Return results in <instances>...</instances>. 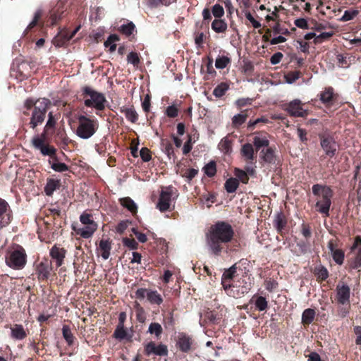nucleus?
<instances>
[{"label":"nucleus","instance_id":"f257e3e1","mask_svg":"<svg viewBox=\"0 0 361 361\" xmlns=\"http://www.w3.org/2000/svg\"><path fill=\"white\" fill-rule=\"evenodd\" d=\"M232 226L224 221H218L212 225L205 233V243L209 252L219 256L226 249V245L233 238Z\"/></svg>","mask_w":361,"mask_h":361},{"label":"nucleus","instance_id":"f03ea898","mask_svg":"<svg viewBox=\"0 0 361 361\" xmlns=\"http://www.w3.org/2000/svg\"><path fill=\"white\" fill-rule=\"evenodd\" d=\"M51 104L48 99L42 98L37 100L33 99H28L25 102V106L27 109H30L34 106V109L29 123L30 127L32 129H35L37 126L41 125L46 117L47 110Z\"/></svg>","mask_w":361,"mask_h":361},{"label":"nucleus","instance_id":"7ed1b4c3","mask_svg":"<svg viewBox=\"0 0 361 361\" xmlns=\"http://www.w3.org/2000/svg\"><path fill=\"white\" fill-rule=\"evenodd\" d=\"M312 193L317 196L315 207L317 211L328 216L333 197L332 190L326 185L315 184L312 186Z\"/></svg>","mask_w":361,"mask_h":361},{"label":"nucleus","instance_id":"20e7f679","mask_svg":"<svg viewBox=\"0 0 361 361\" xmlns=\"http://www.w3.org/2000/svg\"><path fill=\"white\" fill-rule=\"evenodd\" d=\"M78 125L75 131L78 137L83 140L90 138L97 131L98 123L97 120L91 119L85 116L78 117Z\"/></svg>","mask_w":361,"mask_h":361},{"label":"nucleus","instance_id":"39448f33","mask_svg":"<svg viewBox=\"0 0 361 361\" xmlns=\"http://www.w3.org/2000/svg\"><path fill=\"white\" fill-rule=\"evenodd\" d=\"M27 255L25 250L18 245L9 250L6 256V264L13 269H22L26 264Z\"/></svg>","mask_w":361,"mask_h":361},{"label":"nucleus","instance_id":"423d86ee","mask_svg":"<svg viewBox=\"0 0 361 361\" xmlns=\"http://www.w3.org/2000/svg\"><path fill=\"white\" fill-rule=\"evenodd\" d=\"M85 99V105L88 107H93L101 111L105 108L106 99L102 93L97 92L90 87L84 89Z\"/></svg>","mask_w":361,"mask_h":361},{"label":"nucleus","instance_id":"0eeeda50","mask_svg":"<svg viewBox=\"0 0 361 361\" xmlns=\"http://www.w3.org/2000/svg\"><path fill=\"white\" fill-rule=\"evenodd\" d=\"M47 133L43 132L41 135H35L31 143L35 149L39 150L44 156H53L56 153V149L45 144Z\"/></svg>","mask_w":361,"mask_h":361},{"label":"nucleus","instance_id":"6e6552de","mask_svg":"<svg viewBox=\"0 0 361 361\" xmlns=\"http://www.w3.org/2000/svg\"><path fill=\"white\" fill-rule=\"evenodd\" d=\"M137 298L142 300L147 298V301L152 305H159L163 302L161 295L157 291L147 288H139L135 292Z\"/></svg>","mask_w":361,"mask_h":361},{"label":"nucleus","instance_id":"1a4fd4ad","mask_svg":"<svg viewBox=\"0 0 361 361\" xmlns=\"http://www.w3.org/2000/svg\"><path fill=\"white\" fill-rule=\"evenodd\" d=\"M320 145L325 154L329 157L335 156L338 149V145L333 137L330 135H320Z\"/></svg>","mask_w":361,"mask_h":361},{"label":"nucleus","instance_id":"9d476101","mask_svg":"<svg viewBox=\"0 0 361 361\" xmlns=\"http://www.w3.org/2000/svg\"><path fill=\"white\" fill-rule=\"evenodd\" d=\"M12 219V212L8 203L0 198V229L8 226Z\"/></svg>","mask_w":361,"mask_h":361},{"label":"nucleus","instance_id":"9b49d317","mask_svg":"<svg viewBox=\"0 0 361 361\" xmlns=\"http://www.w3.org/2000/svg\"><path fill=\"white\" fill-rule=\"evenodd\" d=\"M172 190L170 188L162 190L160 192L159 198L157 204V208L161 212H164L170 209L171 202Z\"/></svg>","mask_w":361,"mask_h":361},{"label":"nucleus","instance_id":"f8f14e48","mask_svg":"<svg viewBox=\"0 0 361 361\" xmlns=\"http://www.w3.org/2000/svg\"><path fill=\"white\" fill-rule=\"evenodd\" d=\"M286 111L295 117H305L307 115V111L303 109L301 102L299 99H294L291 101L286 107Z\"/></svg>","mask_w":361,"mask_h":361},{"label":"nucleus","instance_id":"ddd939ff","mask_svg":"<svg viewBox=\"0 0 361 361\" xmlns=\"http://www.w3.org/2000/svg\"><path fill=\"white\" fill-rule=\"evenodd\" d=\"M145 351L147 355L154 354L159 356H164L168 354V348L166 345L159 344L157 345L154 342H149L146 345Z\"/></svg>","mask_w":361,"mask_h":361},{"label":"nucleus","instance_id":"4468645a","mask_svg":"<svg viewBox=\"0 0 361 361\" xmlns=\"http://www.w3.org/2000/svg\"><path fill=\"white\" fill-rule=\"evenodd\" d=\"M51 271V265L49 260H42L37 267L36 273L39 280L47 279Z\"/></svg>","mask_w":361,"mask_h":361},{"label":"nucleus","instance_id":"2eb2a0df","mask_svg":"<svg viewBox=\"0 0 361 361\" xmlns=\"http://www.w3.org/2000/svg\"><path fill=\"white\" fill-rule=\"evenodd\" d=\"M66 250L63 248H60L54 246L50 250V256L51 259L55 261L56 267H59L62 265L65 258Z\"/></svg>","mask_w":361,"mask_h":361},{"label":"nucleus","instance_id":"dca6fc26","mask_svg":"<svg viewBox=\"0 0 361 361\" xmlns=\"http://www.w3.org/2000/svg\"><path fill=\"white\" fill-rule=\"evenodd\" d=\"M337 300L341 304H346L350 299V288L347 285L337 286Z\"/></svg>","mask_w":361,"mask_h":361},{"label":"nucleus","instance_id":"f3484780","mask_svg":"<svg viewBox=\"0 0 361 361\" xmlns=\"http://www.w3.org/2000/svg\"><path fill=\"white\" fill-rule=\"evenodd\" d=\"M260 159L265 163L274 164L277 161L275 150L271 147L262 149L260 152Z\"/></svg>","mask_w":361,"mask_h":361},{"label":"nucleus","instance_id":"a211bd4d","mask_svg":"<svg viewBox=\"0 0 361 361\" xmlns=\"http://www.w3.org/2000/svg\"><path fill=\"white\" fill-rule=\"evenodd\" d=\"M352 251L356 250V257L354 260V268H359L361 267V237L357 236L355 238L354 244L351 247Z\"/></svg>","mask_w":361,"mask_h":361},{"label":"nucleus","instance_id":"6ab92c4d","mask_svg":"<svg viewBox=\"0 0 361 361\" xmlns=\"http://www.w3.org/2000/svg\"><path fill=\"white\" fill-rule=\"evenodd\" d=\"M241 154L246 161L251 163L255 157L253 146L250 143L243 145L241 148Z\"/></svg>","mask_w":361,"mask_h":361},{"label":"nucleus","instance_id":"aec40b11","mask_svg":"<svg viewBox=\"0 0 361 361\" xmlns=\"http://www.w3.org/2000/svg\"><path fill=\"white\" fill-rule=\"evenodd\" d=\"M121 112L123 113L126 118L131 123H135L138 119V114L133 107L122 106Z\"/></svg>","mask_w":361,"mask_h":361},{"label":"nucleus","instance_id":"412c9836","mask_svg":"<svg viewBox=\"0 0 361 361\" xmlns=\"http://www.w3.org/2000/svg\"><path fill=\"white\" fill-rule=\"evenodd\" d=\"M11 336L16 340H22L27 336L26 332L22 325L14 324L11 327Z\"/></svg>","mask_w":361,"mask_h":361},{"label":"nucleus","instance_id":"4be33fe9","mask_svg":"<svg viewBox=\"0 0 361 361\" xmlns=\"http://www.w3.org/2000/svg\"><path fill=\"white\" fill-rule=\"evenodd\" d=\"M97 228V224L85 225L84 227L78 230V233L84 238H89L93 235Z\"/></svg>","mask_w":361,"mask_h":361},{"label":"nucleus","instance_id":"5701e85b","mask_svg":"<svg viewBox=\"0 0 361 361\" xmlns=\"http://www.w3.org/2000/svg\"><path fill=\"white\" fill-rule=\"evenodd\" d=\"M59 185L60 182L59 180L49 179L44 187V192L47 195L51 196L59 188Z\"/></svg>","mask_w":361,"mask_h":361},{"label":"nucleus","instance_id":"b1692460","mask_svg":"<svg viewBox=\"0 0 361 361\" xmlns=\"http://www.w3.org/2000/svg\"><path fill=\"white\" fill-rule=\"evenodd\" d=\"M180 349L183 352H187L190 349L191 341L190 337L185 334H180L178 342Z\"/></svg>","mask_w":361,"mask_h":361},{"label":"nucleus","instance_id":"393cba45","mask_svg":"<svg viewBox=\"0 0 361 361\" xmlns=\"http://www.w3.org/2000/svg\"><path fill=\"white\" fill-rule=\"evenodd\" d=\"M99 249L102 250V257L107 259L110 256L111 249V243L108 240H101L99 242Z\"/></svg>","mask_w":361,"mask_h":361},{"label":"nucleus","instance_id":"a878e982","mask_svg":"<svg viewBox=\"0 0 361 361\" xmlns=\"http://www.w3.org/2000/svg\"><path fill=\"white\" fill-rule=\"evenodd\" d=\"M316 312L314 310L308 308L303 311L302 314V322L304 324H311L315 317Z\"/></svg>","mask_w":361,"mask_h":361},{"label":"nucleus","instance_id":"bb28decb","mask_svg":"<svg viewBox=\"0 0 361 361\" xmlns=\"http://www.w3.org/2000/svg\"><path fill=\"white\" fill-rule=\"evenodd\" d=\"M286 224L284 215L282 213H278L274 219V226L279 232H281Z\"/></svg>","mask_w":361,"mask_h":361},{"label":"nucleus","instance_id":"cd10ccee","mask_svg":"<svg viewBox=\"0 0 361 361\" xmlns=\"http://www.w3.org/2000/svg\"><path fill=\"white\" fill-rule=\"evenodd\" d=\"M212 28L217 33H222L226 30L227 24L223 20L215 19L212 23Z\"/></svg>","mask_w":361,"mask_h":361},{"label":"nucleus","instance_id":"c85d7f7f","mask_svg":"<svg viewBox=\"0 0 361 361\" xmlns=\"http://www.w3.org/2000/svg\"><path fill=\"white\" fill-rule=\"evenodd\" d=\"M121 205L128 209L132 213L137 212V205L135 202L130 197H123L120 199Z\"/></svg>","mask_w":361,"mask_h":361},{"label":"nucleus","instance_id":"c756f323","mask_svg":"<svg viewBox=\"0 0 361 361\" xmlns=\"http://www.w3.org/2000/svg\"><path fill=\"white\" fill-rule=\"evenodd\" d=\"M239 182L237 178H228L224 185L226 190L229 192L232 193L234 192L237 188H238Z\"/></svg>","mask_w":361,"mask_h":361},{"label":"nucleus","instance_id":"7c9ffc66","mask_svg":"<svg viewBox=\"0 0 361 361\" xmlns=\"http://www.w3.org/2000/svg\"><path fill=\"white\" fill-rule=\"evenodd\" d=\"M229 85L226 82H221L213 90V94L216 97H221L228 90Z\"/></svg>","mask_w":361,"mask_h":361},{"label":"nucleus","instance_id":"2f4dec72","mask_svg":"<svg viewBox=\"0 0 361 361\" xmlns=\"http://www.w3.org/2000/svg\"><path fill=\"white\" fill-rule=\"evenodd\" d=\"M119 40V37L116 35H111L104 42L106 47H109L110 52H114L116 49V42Z\"/></svg>","mask_w":361,"mask_h":361},{"label":"nucleus","instance_id":"473e14b6","mask_svg":"<svg viewBox=\"0 0 361 361\" xmlns=\"http://www.w3.org/2000/svg\"><path fill=\"white\" fill-rule=\"evenodd\" d=\"M253 143L256 149L259 150L263 147H268L269 141L265 137L256 136L254 137Z\"/></svg>","mask_w":361,"mask_h":361},{"label":"nucleus","instance_id":"72a5a7b5","mask_svg":"<svg viewBox=\"0 0 361 361\" xmlns=\"http://www.w3.org/2000/svg\"><path fill=\"white\" fill-rule=\"evenodd\" d=\"M247 115L244 113L238 114L232 118V124L234 127H238L244 123L247 119Z\"/></svg>","mask_w":361,"mask_h":361},{"label":"nucleus","instance_id":"f704fd0d","mask_svg":"<svg viewBox=\"0 0 361 361\" xmlns=\"http://www.w3.org/2000/svg\"><path fill=\"white\" fill-rule=\"evenodd\" d=\"M203 170L204 171V173L209 176L212 177L216 174V164L214 161H209L207 164L204 166L203 168Z\"/></svg>","mask_w":361,"mask_h":361},{"label":"nucleus","instance_id":"c9c22d12","mask_svg":"<svg viewBox=\"0 0 361 361\" xmlns=\"http://www.w3.org/2000/svg\"><path fill=\"white\" fill-rule=\"evenodd\" d=\"M230 62H231V60L228 57L225 56H219L216 59L215 66L218 69H224L228 66V64Z\"/></svg>","mask_w":361,"mask_h":361},{"label":"nucleus","instance_id":"e433bc0d","mask_svg":"<svg viewBox=\"0 0 361 361\" xmlns=\"http://www.w3.org/2000/svg\"><path fill=\"white\" fill-rule=\"evenodd\" d=\"M300 77V73L299 71H290L285 75L286 82L288 84H292L295 82Z\"/></svg>","mask_w":361,"mask_h":361},{"label":"nucleus","instance_id":"4c0bfd02","mask_svg":"<svg viewBox=\"0 0 361 361\" xmlns=\"http://www.w3.org/2000/svg\"><path fill=\"white\" fill-rule=\"evenodd\" d=\"M331 256L333 257V259L338 264H342L343 263L344 260V252L340 250H336L331 253Z\"/></svg>","mask_w":361,"mask_h":361},{"label":"nucleus","instance_id":"58836bf2","mask_svg":"<svg viewBox=\"0 0 361 361\" xmlns=\"http://www.w3.org/2000/svg\"><path fill=\"white\" fill-rule=\"evenodd\" d=\"M127 61L128 63L133 64L135 67H137L140 63L138 54L136 52H130L127 56Z\"/></svg>","mask_w":361,"mask_h":361},{"label":"nucleus","instance_id":"ea45409f","mask_svg":"<svg viewBox=\"0 0 361 361\" xmlns=\"http://www.w3.org/2000/svg\"><path fill=\"white\" fill-rule=\"evenodd\" d=\"M256 308L259 311H264L267 307V301L265 298L262 296L258 297L255 300Z\"/></svg>","mask_w":361,"mask_h":361},{"label":"nucleus","instance_id":"a19ab883","mask_svg":"<svg viewBox=\"0 0 361 361\" xmlns=\"http://www.w3.org/2000/svg\"><path fill=\"white\" fill-rule=\"evenodd\" d=\"M359 11L357 10H347L344 12V14L341 18V21H348L352 20L354 17H355L358 14Z\"/></svg>","mask_w":361,"mask_h":361},{"label":"nucleus","instance_id":"79ce46f5","mask_svg":"<svg viewBox=\"0 0 361 361\" xmlns=\"http://www.w3.org/2000/svg\"><path fill=\"white\" fill-rule=\"evenodd\" d=\"M135 29V25L130 22L127 24L122 25L120 27V31L127 36L130 35Z\"/></svg>","mask_w":361,"mask_h":361},{"label":"nucleus","instance_id":"37998d69","mask_svg":"<svg viewBox=\"0 0 361 361\" xmlns=\"http://www.w3.org/2000/svg\"><path fill=\"white\" fill-rule=\"evenodd\" d=\"M150 334H154L157 337L162 333V327L159 323H152L148 329Z\"/></svg>","mask_w":361,"mask_h":361},{"label":"nucleus","instance_id":"c03bdc74","mask_svg":"<svg viewBox=\"0 0 361 361\" xmlns=\"http://www.w3.org/2000/svg\"><path fill=\"white\" fill-rule=\"evenodd\" d=\"M127 336L126 331L123 324L117 325V327L114 331V337L118 339H124Z\"/></svg>","mask_w":361,"mask_h":361},{"label":"nucleus","instance_id":"a18cd8bd","mask_svg":"<svg viewBox=\"0 0 361 361\" xmlns=\"http://www.w3.org/2000/svg\"><path fill=\"white\" fill-rule=\"evenodd\" d=\"M235 176H236V178L239 180H240L243 183H247L248 181V177L247 175V173L241 169H235Z\"/></svg>","mask_w":361,"mask_h":361},{"label":"nucleus","instance_id":"49530a36","mask_svg":"<svg viewBox=\"0 0 361 361\" xmlns=\"http://www.w3.org/2000/svg\"><path fill=\"white\" fill-rule=\"evenodd\" d=\"M236 272V267L235 265H233L231 267L228 269L226 270L223 275H222V279L231 281L233 277L234 276V274Z\"/></svg>","mask_w":361,"mask_h":361},{"label":"nucleus","instance_id":"de8ad7c7","mask_svg":"<svg viewBox=\"0 0 361 361\" xmlns=\"http://www.w3.org/2000/svg\"><path fill=\"white\" fill-rule=\"evenodd\" d=\"M333 89L329 87L321 94V100L325 103L329 102L333 97Z\"/></svg>","mask_w":361,"mask_h":361},{"label":"nucleus","instance_id":"09e8293b","mask_svg":"<svg viewBox=\"0 0 361 361\" xmlns=\"http://www.w3.org/2000/svg\"><path fill=\"white\" fill-rule=\"evenodd\" d=\"M80 222L84 225L97 224L92 219V216L87 213H83L80 216Z\"/></svg>","mask_w":361,"mask_h":361},{"label":"nucleus","instance_id":"8fccbe9b","mask_svg":"<svg viewBox=\"0 0 361 361\" xmlns=\"http://www.w3.org/2000/svg\"><path fill=\"white\" fill-rule=\"evenodd\" d=\"M51 169L57 172H64L68 171V166L62 162H54L51 166Z\"/></svg>","mask_w":361,"mask_h":361},{"label":"nucleus","instance_id":"3c124183","mask_svg":"<svg viewBox=\"0 0 361 361\" xmlns=\"http://www.w3.org/2000/svg\"><path fill=\"white\" fill-rule=\"evenodd\" d=\"M62 331H63V336L64 338L66 339V341L68 342V343L69 345L72 344L73 341V334H72L70 329L68 326H64L63 327Z\"/></svg>","mask_w":361,"mask_h":361},{"label":"nucleus","instance_id":"603ef678","mask_svg":"<svg viewBox=\"0 0 361 361\" xmlns=\"http://www.w3.org/2000/svg\"><path fill=\"white\" fill-rule=\"evenodd\" d=\"M212 14L216 18H221L224 15V8L219 4H215L212 7Z\"/></svg>","mask_w":361,"mask_h":361},{"label":"nucleus","instance_id":"864d4df0","mask_svg":"<svg viewBox=\"0 0 361 361\" xmlns=\"http://www.w3.org/2000/svg\"><path fill=\"white\" fill-rule=\"evenodd\" d=\"M333 35L332 32H322L315 37V43H322L324 40L329 39Z\"/></svg>","mask_w":361,"mask_h":361},{"label":"nucleus","instance_id":"5fc2aeb1","mask_svg":"<svg viewBox=\"0 0 361 361\" xmlns=\"http://www.w3.org/2000/svg\"><path fill=\"white\" fill-rule=\"evenodd\" d=\"M123 243L125 246H127L131 250H135L137 247V243L133 238H123Z\"/></svg>","mask_w":361,"mask_h":361},{"label":"nucleus","instance_id":"6e6d98bb","mask_svg":"<svg viewBox=\"0 0 361 361\" xmlns=\"http://www.w3.org/2000/svg\"><path fill=\"white\" fill-rule=\"evenodd\" d=\"M252 102V99L247 97V98H240L235 101V104L238 108H241L247 104H251Z\"/></svg>","mask_w":361,"mask_h":361},{"label":"nucleus","instance_id":"4d7b16f0","mask_svg":"<svg viewBox=\"0 0 361 361\" xmlns=\"http://www.w3.org/2000/svg\"><path fill=\"white\" fill-rule=\"evenodd\" d=\"M41 16H42V11L40 9H38L37 11H36V12L35 13V15H34L33 20L27 25V29H31L33 27H35L36 25L37 21L40 18Z\"/></svg>","mask_w":361,"mask_h":361},{"label":"nucleus","instance_id":"13d9d810","mask_svg":"<svg viewBox=\"0 0 361 361\" xmlns=\"http://www.w3.org/2000/svg\"><path fill=\"white\" fill-rule=\"evenodd\" d=\"M317 276L319 279L322 280H325L329 276L328 271L324 267H319L317 269Z\"/></svg>","mask_w":361,"mask_h":361},{"label":"nucleus","instance_id":"bf43d9fd","mask_svg":"<svg viewBox=\"0 0 361 361\" xmlns=\"http://www.w3.org/2000/svg\"><path fill=\"white\" fill-rule=\"evenodd\" d=\"M295 26L301 29H309L308 23L305 18H298L294 22Z\"/></svg>","mask_w":361,"mask_h":361},{"label":"nucleus","instance_id":"052dcab7","mask_svg":"<svg viewBox=\"0 0 361 361\" xmlns=\"http://www.w3.org/2000/svg\"><path fill=\"white\" fill-rule=\"evenodd\" d=\"M55 123H56V121L54 120L53 114H52V112H49L48 114V121L46 123L44 131L47 133L49 128L54 127L55 126Z\"/></svg>","mask_w":361,"mask_h":361},{"label":"nucleus","instance_id":"680f3d73","mask_svg":"<svg viewBox=\"0 0 361 361\" xmlns=\"http://www.w3.org/2000/svg\"><path fill=\"white\" fill-rule=\"evenodd\" d=\"M140 155L144 161H149L151 159L150 152L147 148H142L140 151Z\"/></svg>","mask_w":361,"mask_h":361},{"label":"nucleus","instance_id":"e2e57ef3","mask_svg":"<svg viewBox=\"0 0 361 361\" xmlns=\"http://www.w3.org/2000/svg\"><path fill=\"white\" fill-rule=\"evenodd\" d=\"M166 114L169 117L175 118L178 116V109L174 106H169L166 109Z\"/></svg>","mask_w":361,"mask_h":361},{"label":"nucleus","instance_id":"0e129e2a","mask_svg":"<svg viewBox=\"0 0 361 361\" xmlns=\"http://www.w3.org/2000/svg\"><path fill=\"white\" fill-rule=\"evenodd\" d=\"M283 56L282 53H281V52L275 53L274 54H273L271 56V59H270L271 63L273 65L278 64L281 61Z\"/></svg>","mask_w":361,"mask_h":361},{"label":"nucleus","instance_id":"69168bd1","mask_svg":"<svg viewBox=\"0 0 361 361\" xmlns=\"http://www.w3.org/2000/svg\"><path fill=\"white\" fill-rule=\"evenodd\" d=\"M245 17L252 23L255 28H259L261 27V23L256 20L250 13L248 12L245 13Z\"/></svg>","mask_w":361,"mask_h":361},{"label":"nucleus","instance_id":"338daca9","mask_svg":"<svg viewBox=\"0 0 361 361\" xmlns=\"http://www.w3.org/2000/svg\"><path fill=\"white\" fill-rule=\"evenodd\" d=\"M278 283L274 280L265 281V288L269 291H273L277 288Z\"/></svg>","mask_w":361,"mask_h":361},{"label":"nucleus","instance_id":"774afa93","mask_svg":"<svg viewBox=\"0 0 361 361\" xmlns=\"http://www.w3.org/2000/svg\"><path fill=\"white\" fill-rule=\"evenodd\" d=\"M164 152L167 154L169 159L174 154L173 147L171 143L167 142L164 146Z\"/></svg>","mask_w":361,"mask_h":361}]
</instances>
